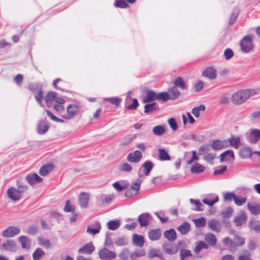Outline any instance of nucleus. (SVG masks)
I'll use <instances>...</instances> for the list:
<instances>
[{
  "label": "nucleus",
  "instance_id": "f257e3e1",
  "mask_svg": "<svg viewBox=\"0 0 260 260\" xmlns=\"http://www.w3.org/2000/svg\"><path fill=\"white\" fill-rule=\"evenodd\" d=\"M258 92V89H247L240 90L234 94L232 97V102L235 105H239L244 102L251 96L254 95Z\"/></svg>",
  "mask_w": 260,
  "mask_h": 260
},
{
  "label": "nucleus",
  "instance_id": "f03ea898",
  "mask_svg": "<svg viewBox=\"0 0 260 260\" xmlns=\"http://www.w3.org/2000/svg\"><path fill=\"white\" fill-rule=\"evenodd\" d=\"M253 37L250 34L247 35L243 38L240 43V49L242 52L247 53L253 49Z\"/></svg>",
  "mask_w": 260,
  "mask_h": 260
},
{
  "label": "nucleus",
  "instance_id": "7ed1b4c3",
  "mask_svg": "<svg viewBox=\"0 0 260 260\" xmlns=\"http://www.w3.org/2000/svg\"><path fill=\"white\" fill-rule=\"evenodd\" d=\"M247 140L250 143L255 144L260 140V129H250L246 134Z\"/></svg>",
  "mask_w": 260,
  "mask_h": 260
},
{
  "label": "nucleus",
  "instance_id": "20e7f679",
  "mask_svg": "<svg viewBox=\"0 0 260 260\" xmlns=\"http://www.w3.org/2000/svg\"><path fill=\"white\" fill-rule=\"evenodd\" d=\"M101 229L102 226L100 222L96 220L89 223L87 226L86 233L88 235L93 236L99 234Z\"/></svg>",
  "mask_w": 260,
  "mask_h": 260
},
{
  "label": "nucleus",
  "instance_id": "39448f33",
  "mask_svg": "<svg viewBox=\"0 0 260 260\" xmlns=\"http://www.w3.org/2000/svg\"><path fill=\"white\" fill-rule=\"evenodd\" d=\"M99 257L102 260H112L116 258V254L107 248H103L99 251Z\"/></svg>",
  "mask_w": 260,
  "mask_h": 260
},
{
  "label": "nucleus",
  "instance_id": "423d86ee",
  "mask_svg": "<svg viewBox=\"0 0 260 260\" xmlns=\"http://www.w3.org/2000/svg\"><path fill=\"white\" fill-rule=\"evenodd\" d=\"M79 107L73 104H70L67 108V114L63 115L62 118L66 120H69L72 119L75 116H76L79 112Z\"/></svg>",
  "mask_w": 260,
  "mask_h": 260
},
{
  "label": "nucleus",
  "instance_id": "0eeeda50",
  "mask_svg": "<svg viewBox=\"0 0 260 260\" xmlns=\"http://www.w3.org/2000/svg\"><path fill=\"white\" fill-rule=\"evenodd\" d=\"M20 233L19 228L15 226H10L2 232V235L4 237L12 238L18 235Z\"/></svg>",
  "mask_w": 260,
  "mask_h": 260
},
{
  "label": "nucleus",
  "instance_id": "6e6552de",
  "mask_svg": "<svg viewBox=\"0 0 260 260\" xmlns=\"http://www.w3.org/2000/svg\"><path fill=\"white\" fill-rule=\"evenodd\" d=\"M142 153L139 150H135L127 155L126 159L130 162L138 163L142 159Z\"/></svg>",
  "mask_w": 260,
  "mask_h": 260
},
{
  "label": "nucleus",
  "instance_id": "1a4fd4ad",
  "mask_svg": "<svg viewBox=\"0 0 260 260\" xmlns=\"http://www.w3.org/2000/svg\"><path fill=\"white\" fill-rule=\"evenodd\" d=\"M8 197L13 201H19L22 196L19 193L18 189L14 187L9 188L7 190Z\"/></svg>",
  "mask_w": 260,
  "mask_h": 260
},
{
  "label": "nucleus",
  "instance_id": "9d476101",
  "mask_svg": "<svg viewBox=\"0 0 260 260\" xmlns=\"http://www.w3.org/2000/svg\"><path fill=\"white\" fill-rule=\"evenodd\" d=\"M208 225L212 231L217 233H219L222 229L221 222L216 219H212L209 220Z\"/></svg>",
  "mask_w": 260,
  "mask_h": 260
},
{
  "label": "nucleus",
  "instance_id": "9b49d317",
  "mask_svg": "<svg viewBox=\"0 0 260 260\" xmlns=\"http://www.w3.org/2000/svg\"><path fill=\"white\" fill-rule=\"evenodd\" d=\"M25 179L31 185L41 182L43 180L42 178L36 173L27 174L25 177Z\"/></svg>",
  "mask_w": 260,
  "mask_h": 260
},
{
  "label": "nucleus",
  "instance_id": "f8f14e48",
  "mask_svg": "<svg viewBox=\"0 0 260 260\" xmlns=\"http://www.w3.org/2000/svg\"><path fill=\"white\" fill-rule=\"evenodd\" d=\"M150 214L148 213H144L140 214L138 218V222L141 227H145L148 225L150 221Z\"/></svg>",
  "mask_w": 260,
  "mask_h": 260
},
{
  "label": "nucleus",
  "instance_id": "ddd939ff",
  "mask_svg": "<svg viewBox=\"0 0 260 260\" xmlns=\"http://www.w3.org/2000/svg\"><path fill=\"white\" fill-rule=\"evenodd\" d=\"M115 197L113 193L111 194H103L98 197V201L104 205L109 204L112 202Z\"/></svg>",
  "mask_w": 260,
  "mask_h": 260
},
{
  "label": "nucleus",
  "instance_id": "4468645a",
  "mask_svg": "<svg viewBox=\"0 0 260 260\" xmlns=\"http://www.w3.org/2000/svg\"><path fill=\"white\" fill-rule=\"evenodd\" d=\"M234 155L233 151L228 150L221 153L220 157V162L231 161L234 160Z\"/></svg>",
  "mask_w": 260,
  "mask_h": 260
},
{
  "label": "nucleus",
  "instance_id": "2eb2a0df",
  "mask_svg": "<svg viewBox=\"0 0 260 260\" xmlns=\"http://www.w3.org/2000/svg\"><path fill=\"white\" fill-rule=\"evenodd\" d=\"M148 236L150 240L157 241L160 238L161 232L159 229L150 230L148 232Z\"/></svg>",
  "mask_w": 260,
  "mask_h": 260
},
{
  "label": "nucleus",
  "instance_id": "dca6fc26",
  "mask_svg": "<svg viewBox=\"0 0 260 260\" xmlns=\"http://www.w3.org/2000/svg\"><path fill=\"white\" fill-rule=\"evenodd\" d=\"M212 147L215 150H220L224 148H227L228 147L227 141H225V140H215L212 142Z\"/></svg>",
  "mask_w": 260,
  "mask_h": 260
},
{
  "label": "nucleus",
  "instance_id": "f3484780",
  "mask_svg": "<svg viewBox=\"0 0 260 260\" xmlns=\"http://www.w3.org/2000/svg\"><path fill=\"white\" fill-rule=\"evenodd\" d=\"M202 75L211 80L214 79L216 77V71L213 67H208L203 71Z\"/></svg>",
  "mask_w": 260,
  "mask_h": 260
},
{
  "label": "nucleus",
  "instance_id": "a211bd4d",
  "mask_svg": "<svg viewBox=\"0 0 260 260\" xmlns=\"http://www.w3.org/2000/svg\"><path fill=\"white\" fill-rule=\"evenodd\" d=\"M225 141H227L228 147L230 145L231 146L238 149L240 145L241 139L238 136H231L228 139L225 140Z\"/></svg>",
  "mask_w": 260,
  "mask_h": 260
},
{
  "label": "nucleus",
  "instance_id": "6ab92c4d",
  "mask_svg": "<svg viewBox=\"0 0 260 260\" xmlns=\"http://www.w3.org/2000/svg\"><path fill=\"white\" fill-rule=\"evenodd\" d=\"M89 194L86 192H81L79 197V204L82 208L87 207Z\"/></svg>",
  "mask_w": 260,
  "mask_h": 260
},
{
  "label": "nucleus",
  "instance_id": "aec40b11",
  "mask_svg": "<svg viewBox=\"0 0 260 260\" xmlns=\"http://www.w3.org/2000/svg\"><path fill=\"white\" fill-rule=\"evenodd\" d=\"M156 98L157 93L153 91L148 90L146 92V95L143 98L142 102L143 103H150L157 100Z\"/></svg>",
  "mask_w": 260,
  "mask_h": 260
},
{
  "label": "nucleus",
  "instance_id": "412c9836",
  "mask_svg": "<svg viewBox=\"0 0 260 260\" xmlns=\"http://www.w3.org/2000/svg\"><path fill=\"white\" fill-rule=\"evenodd\" d=\"M247 220V216L244 212H241L239 215L234 219V222L236 226H240Z\"/></svg>",
  "mask_w": 260,
  "mask_h": 260
},
{
  "label": "nucleus",
  "instance_id": "4be33fe9",
  "mask_svg": "<svg viewBox=\"0 0 260 260\" xmlns=\"http://www.w3.org/2000/svg\"><path fill=\"white\" fill-rule=\"evenodd\" d=\"M54 168V166L52 164L43 165L40 169L39 174L42 176H45L52 171Z\"/></svg>",
  "mask_w": 260,
  "mask_h": 260
},
{
  "label": "nucleus",
  "instance_id": "5701e85b",
  "mask_svg": "<svg viewBox=\"0 0 260 260\" xmlns=\"http://www.w3.org/2000/svg\"><path fill=\"white\" fill-rule=\"evenodd\" d=\"M57 97V93L55 91H50L45 97V101L48 107H50L53 101Z\"/></svg>",
  "mask_w": 260,
  "mask_h": 260
},
{
  "label": "nucleus",
  "instance_id": "b1692460",
  "mask_svg": "<svg viewBox=\"0 0 260 260\" xmlns=\"http://www.w3.org/2000/svg\"><path fill=\"white\" fill-rule=\"evenodd\" d=\"M94 250V245H84L78 250V252L81 254H90Z\"/></svg>",
  "mask_w": 260,
  "mask_h": 260
},
{
  "label": "nucleus",
  "instance_id": "393cba45",
  "mask_svg": "<svg viewBox=\"0 0 260 260\" xmlns=\"http://www.w3.org/2000/svg\"><path fill=\"white\" fill-rule=\"evenodd\" d=\"M163 249L168 254H173L177 252L178 247L177 245H163Z\"/></svg>",
  "mask_w": 260,
  "mask_h": 260
},
{
  "label": "nucleus",
  "instance_id": "a878e982",
  "mask_svg": "<svg viewBox=\"0 0 260 260\" xmlns=\"http://www.w3.org/2000/svg\"><path fill=\"white\" fill-rule=\"evenodd\" d=\"M247 207L251 214L253 215H257L260 214L259 205L248 203L247 204Z\"/></svg>",
  "mask_w": 260,
  "mask_h": 260
},
{
  "label": "nucleus",
  "instance_id": "bb28decb",
  "mask_svg": "<svg viewBox=\"0 0 260 260\" xmlns=\"http://www.w3.org/2000/svg\"><path fill=\"white\" fill-rule=\"evenodd\" d=\"M164 237L169 241H174L177 238V235L175 231L171 229L165 231L164 233Z\"/></svg>",
  "mask_w": 260,
  "mask_h": 260
},
{
  "label": "nucleus",
  "instance_id": "cd10ccee",
  "mask_svg": "<svg viewBox=\"0 0 260 260\" xmlns=\"http://www.w3.org/2000/svg\"><path fill=\"white\" fill-rule=\"evenodd\" d=\"M240 155L243 158H248L251 156V149L248 146L242 147L239 151Z\"/></svg>",
  "mask_w": 260,
  "mask_h": 260
},
{
  "label": "nucleus",
  "instance_id": "c85d7f7f",
  "mask_svg": "<svg viewBox=\"0 0 260 260\" xmlns=\"http://www.w3.org/2000/svg\"><path fill=\"white\" fill-rule=\"evenodd\" d=\"M49 125L45 121H42L39 123L37 126V132L39 134H44L48 131Z\"/></svg>",
  "mask_w": 260,
  "mask_h": 260
},
{
  "label": "nucleus",
  "instance_id": "c756f323",
  "mask_svg": "<svg viewBox=\"0 0 260 260\" xmlns=\"http://www.w3.org/2000/svg\"><path fill=\"white\" fill-rule=\"evenodd\" d=\"M107 225L109 230L115 231L120 226V221L118 219L111 220L108 222Z\"/></svg>",
  "mask_w": 260,
  "mask_h": 260
},
{
  "label": "nucleus",
  "instance_id": "7c9ffc66",
  "mask_svg": "<svg viewBox=\"0 0 260 260\" xmlns=\"http://www.w3.org/2000/svg\"><path fill=\"white\" fill-rule=\"evenodd\" d=\"M142 167L144 169V174L148 176L154 167V164L152 161L148 160L143 164Z\"/></svg>",
  "mask_w": 260,
  "mask_h": 260
},
{
  "label": "nucleus",
  "instance_id": "2f4dec72",
  "mask_svg": "<svg viewBox=\"0 0 260 260\" xmlns=\"http://www.w3.org/2000/svg\"><path fill=\"white\" fill-rule=\"evenodd\" d=\"M205 167L199 163H196L190 168V171L193 174H199L204 171Z\"/></svg>",
  "mask_w": 260,
  "mask_h": 260
},
{
  "label": "nucleus",
  "instance_id": "473e14b6",
  "mask_svg": "<svg viewBox=\"0 0 260 260\" xmlns=\"http://www.w3.org/2000/svg\"><path fill=\"white\" fill-rule=\"evenodd\" d=\"M159 159L161 161L169 160L171 157L165 149L159 148L158 149Z\"/></svg>",
  "mask_w": 260,
  "mask_h": 260
},
{
  "label": "nucleus",
  "instance_id": "72a5a7b5",
  "mask_svg": "<svg viewBox=\"0 0 260 260\" xmlns=\"http://www.w3.org/2000/svg\"><path fill=\"white\" fill-rule=\"evenodd\" d=\"M190 229V224L188 222L185 221L178 227L177 230L182 235H185L189 231Z\"/></svg>",
  "mask_w": 260,
  "mask_h": 260
},
{
  "label": "nucleus",
  "instance_id": "f704fd0d",
  "mask_svg": "<svg viewBox=\"0 0 260 260\" xmlns=\"http://www.w3.org/2000/svg\"><path fill=\"white\" fill-rule=\"evenodd\" d=\"M213 195H210L206 199H204L203 200V202L206 204L209 205V206L211 207L215 203L217 202L218 201V197L217 196H215L214 198L213 199H211V197H212Z\"/></svg>",
  "mask_w": 260,
  "mask_h": 260
},
{
  "label": "nucleus",
  "instance_id": "c9c22d12",
  "mask_svg": "<svg viewBox=\"0 0 260 260\" xmlns=\"http://www.w3.org/2000/svg\"><path fill=\"white\" fill-rule=\"evenodd\" d=\"M45 254V252L41 248H38L32 253L33 260H40Z\"/></svg>",
  "mask_w": 260,
  "mask_h": 260
},
{
  "label": "nucleus",
  "instance_id": "e433bc0d",
  "mask_svg": "<svg viewBox=\"0 0 260 260\" xmlns=\"http://www.w3.org/2000/svg\"><path fill=\"white\" fill-rule=\"evenodd\" d=\"M158 108V106L155 103L146 104L144 106V112L145 113H151Z\"/></svg>",
  "mask_w": 260,
  "mask_h": 260
},
{
  "label": "nucleus",
  "instance_id": "4c0bfd02",
  "mask_svg": "<svg viewBox=\"0 0 260 260\" xmlns=\"http://www.w3.org/2000/svg\"><path fill=\"white\" fill-rule=\"evenodd\" d=\"M152 132L155 135L159 136L164 134L165 128L163 125H158L153 127Z\"/></svg>",
  "mask_w": 260,
  "mask_h": 260
},
{
  "label": "nucleus",
  "instance_id": "58836bf2",
  "mask_svg": "<svg viewBox=\"0 0 260 260\" xmlns=\"http://www.w3.org/2000/svg\"><path fill=\"white\" fill-rule=\"evenodd\" d=\"M174 84L176 87H179L182 89H187V86L181 77H177L175 80Z\"/></svg>",
  "mask_w": 260,
  "mask_h": 260
},
{
  "label": "nucleus",
  "instance_id": "ea45409f",
  "mask_svg": "<svg viewBox=\"0 0 260 260\" xmlns=\"http://www.w3.org/2000/svg\"><path fill=\"white\" fill-rule=\"evenodd\" d=\"M251 253L249 250H244L240 252L238 260H252L250 257Z\"/></svg>",
  "mask_w": 260,
  "mask_h": 260
},
{
  "label": "nucleus",
  "instance_id": "a19ab883",
  "mask_svg": "<svg viewBox=\"0 0 260 260\" xmlns=\"http://www.w3.org/2000/svg\"><path fill=\"white\" fill-rule=\"evenodd\" d=\"M148 255L150 258H152L154 257H157L160 258L163 257L162 253L159 250L155 249H151L149 251Z\"/></svg>",
  "mask_w": 260,
  "mask_h": 260
},
{
  "label": "nucleus",
  "instance_id": "79ce46f5",
  "mask_svg": "<svg viewBox=\"0 0 260 260\" xmlns=\"http://www.w3.org/2000/svg\"><path fill=\"white\" fill-rule=\"evenodd\" d=\"M233 212V208L229 207L220 212V215L224 218H228L232 216Z\"/></svg>",
  "mask_w": 260,
  "mask_h": 260
},
{
  "label": "nucleus",
  "instance_id": "37998d69",
  "mask_svg": "<svg viewBox=\"0 0 260 260\" xmlns=\"http://www.w3.org/2000/svg\"><path fill=\"white\" fill-rule=\"evenodd\" d=\"M190 202L192 205H195L196 207L193 209L194 211H203L204 206L199 200L190 199Z\"/></svg>",
  "mask_w": 260,
  "mask_h": 260
},
{
  "label": "nucleus",
  "instance_id": "c03bdc74",
  "mask_svg": "<svg viewBox=\"0 0 260 260\" xmlns=\"http://www.w3.org/2000/svg\"><path fill=\"white\" fill-rule=\"evenodd\" d=\"M249 227L254 230L256 233H260V221H250L249 222Z\"/></svg>",
  "mask_w": 260,
  "mask_h": 260
},
{
  "label": "nucleus",
  "instance_id": "a18cd8bd",
  "mask_svg": "<svg viewBox=\"0 0 260 260\" xmlns=\"http://www.w3.org/2000/svg\"><path fill=\"white\" fill-rule=\"evenodd\" d=\"M104 101H108L110 103L118 107L121 102V99L118 97L106 98L104 99Z\"/></svg>",
  "mask_w": 260,
  "mask_h": 260
},
{
  "label": "nucleus",
  "instance_id": "49530a36",
  "mask_svg": "<svg viewBox=\"0 0 260 260\" xmlns=\"http://www.w3.org/2000/svg\"><path fill=\"white\" fill-rule=\"evenodd\" d=\"M146 253L143 249L137 250L134 252H131V258L132 260H136L138 257L144 256Z\"/></svg>",
  "mask_w": 260,
  "mask_h": 260
},
{
  "label": "nucleus",
  "instance_id": "de8ad7c7",
  "mask_svg": "<svg viewBox=\"0 0 260 260\" xmlns=\"http://www.w3.org/2000/svg\"><path fill=\"white\" fill-rule=\"evenodd\" d=\"M169 91L170 93V100H175L178 98L180 93L179 90L176 88V87H173L169 89Z\"/></svg>",
  "mask_w": 260,
  "mask_h": 260
},
{
  "label": "nucleus",
  "instance_id": "09e8293b",
  "mask_svg": "<svg viewBox=\"0 0 260 260\" xmlns=\"http://www.w3.org/2000/svg\"><path fill=\"white\" fill-rule=\"evenodd\" d=\"M205 107L204 105H200L199 106L194 107L192 109V113L196 117H199L200 111H205Z\"/></svg>",
  "mask_w": 260,
  "mask_h": 260
},
{
  "label": "nucleus",
  "instance_id": "8fccbe9b",
  "mask_svg": "<svg viewBox=\"0 0 260 260\" xmlns=\"http://www.w3.org/2000/svg\"><path fill=\"white\" fill-rule=\"evenodd\" d=\"M193 221L197 228H203L206 225V221L204 217L194 219Z\"/></svg>",
  "mask_w": 260,
  "mask_h": 260
},
{
  "label": "nucleus",
  "instance_id": "3c124183",
  "mask_svg": "<svg viewBox=\"0 0 260 260\" xmlns=\"http://www.w3.org/2000/svg\"><path fill=\"white\" fill-rule=\"evenodd\" d=\"M205 239L208 244H216V238L212 233L207 234L205 236Z\"/></svg>",
  "mask_w": 260,
  "mask_h": 260
},
{
  "label": "nucleus",
  "instance_id": "603ef678",
  "mask_svg": "<svg viewBox=\"0 0 260 260\" xmlns=\"http://www.w3.org/2000/svg\"><path fill=\"white\" fill-rule=\"evenodd\" d=\"M157 100H161L164 102H166L170 99V94L167 92H162L159 93H157Z\"/></svg>",
  "mask_w": 260,
  "mask_h": 260
},
{
  "label": "nucleus",
  "instance_id": "864d4df0",
  "mask_svg": "<svg viewBox=\"0 0 260 260\" xmlns=\"http://www.w3.org/2000/svg\"><path fill=\"white\" fill-rule=\"evenodd\" d=\"M133 242L134 244H144V238L142 235L135 234L133 236Z\"/></svg>",
  "mask_w": 260,
  "mask_h": 260
},
{
  "label": "nucleus",
  "instance_id": "5fc2aeb1",
  "mask_svg": "<svg viewBox=\"0 0 260 260\" xmlns=\"http://www.w3.org/2000/svg\"><path fill=\"white\" fill-rule=\"evenodd\" d=\"M247 201V198L242 196H236L234 200L235 204L238 206H240L244 204Z\"/></svg>",
  "mask_w": 260,
  "mask_h": 260
},
{
  "label": "nucleus",
  "instance_id": "6e6d98bb",
  "mask_svg": "<svg viewBox=\"0 0 260 260\" xmlns=\"http://www.w3.org/2000/svg\"><path fill=\"white\" fill-rule=\"evenodd\" d=\"M181 260H185L188 257L192 256L191 252L189 250L182 249L180 252Z\"/></svg>",
  "mask_w": 260,
  "mask_h": 260
},
{
  "label": "nucleus",
  "instance_id": "4d7b16f0",
  "mask_svg": "<svg viewBox=\"0 0 260 260\" xmlns=\"http://www.w3.org/2000/svg\"><path fill=\"white\" fill-rule=\"evenodd\" d=\"M135 138V136L134 135H127L124 137L123 139V141L121 142V145L125 146L129 144Z\"/></svg>",
  "mask_w": 260,
  "mask_h": 260
},
{
  "label": "nucleus",
  "instance_id": "13d9d810",
  "mask_svg": "<svg viewBox=\"0 0 260 260\" xmlns=\"http://www.w3.org/2000/svg\"><path fill=\"white\" fill-rule=\"evenodd\" d=\"M215 157L216 154L214 153H208L204 156V159L211 165L214 164L213 159Z\"/></svg>",
  "mask_w": 260,
  "mask_h": 260
},
{
  "label": "nucleus",
  "instance_id": "bf43d9fd",
  "mask_svg": "<svg viewBox=\"0 0 260 260\" xmlns=\"http://www.w3.org/2000/svg\"><path fill=\"white\" fill-rule=\"evenodd\" d=\"M141 183V180L140 179H138L136 182L132 183L131 188L133 189L134 191L138 193V191L140 188Z\"/></svg>",
  "mask_w": 260,
  "mask_h": 260
},
{
  "label": "nucleus",
  "instance_id": "052dcab7",
  "mask_svg": "<svg viewBox=\"0 0 260 260\" xmlns=\"http://www.w3.org/2000/svg\"><path fill=\"white\" fill-rule=\"evenodd\" d=\"M131 252H129L127 249H124L121 251L119 254V256L121 259L125 260L128 259L129 256L131 257Z\"/></svg>",
  "mask_w": 260,
  "mask_h": 260
},
{
  "label": "nucleus",
  "instance_id": "680f3d73",
  "mask_svg": "<svg viewBox=\"0 0 260 260\" xmlns=\"http://www.w3.org/2000/svg\"><path fill=\"white\" fill-rule=\"evenodd\" d=\"M38 227L36 225H31L27 229L26 233L29 235H34L37 233Z\"/></svg>",
  "mask_w": 260,
  "mask_h": 260
},
{
  "label": "nucleus",
  "instance_id": "e2e57ef3",
  "mask_svg": "<svg viewBox=\"0 0 260 260\" xmlns=\"http://www.w3.org/2000/svg\"><path fill=\"white\" fill-rule=\"evenodd\" d=\"M35 99L38 102V104L41 106L43 107V104L42 103L43 99V93L42 90L39 91L35 95Z\"/></svg>",
  "mask_w": 260,
  "mask_h": 260
},
{
  "label": "nucleus",
  "instance_id": "0e129e2a",
  "mask_svg": "<svg viewBox=\"0 0 260 260\" xmlns=\"http://www.w3.org/2000/svg\"><path fill=\"white\" fill-rule=\"evenodd\" d=\"M236 195L233 192H227L224 194L223 199L225 201L231 202L235 200Z\"/></svg>",
  "mask_w": 260,
  "mask_h": 260
},
{
  "label": "nucleus",
  "instance_id": "69168bd1",
  "mask_svg": "<svg viewBox=\"0 0 260 260\" xmlns=\"http://www.w3.org/2000/svg\"><path fill=\"white\" fill-rule=\"evenodd\" d=\"M119 169L121 171L129 172L132 170V167L128 163H124L119 166Z\"/></svg>",
  "mask_w": 260,
  "mask_h": 260
},
{
  "label": "nucleus",
  "instance_id": "338daca9",
  "mask_svg": "<svg viewBox=\"0 0 260 260\" xmlns=\"http://www.w3.org/2000/svg\"><path fill=\"white\" fill-rule=\"evenodd\" d=\"M168 123H169L170 127L173 131H175L177 129L178 125H177V124L176 123V121L175 118H171L169 119Z\"/></svg>",
  "mask_w": 260,
  "mask_h": 260
},
{
  "label": "nucleus",
  "instance_id": "774afa93",
  "mask_svg": "<svg viewBox=\"0 0 260 260\" xmlns=\"http://www.w3.org/2000/svg\"><path fill=\"white\" fill-rule=\"evenodd\" d=\"M113 186L118 191H121L126 188L125 185L120 183L119 182L116 181L113 184Z\"/></svg>",
  "mask_w": 260,
  "mask_h": 260
}]
</instances>
